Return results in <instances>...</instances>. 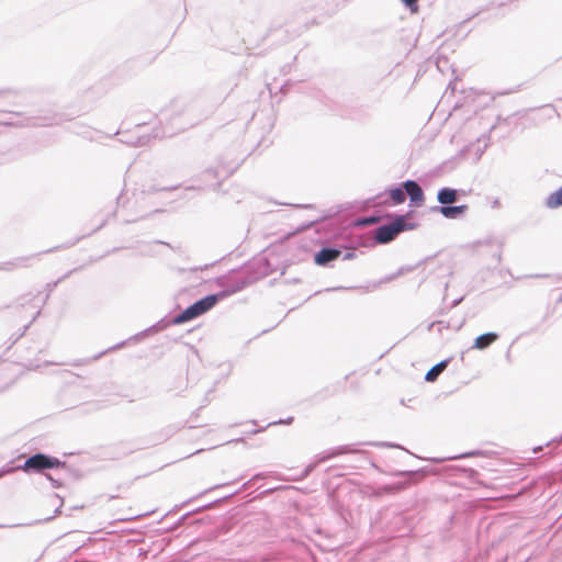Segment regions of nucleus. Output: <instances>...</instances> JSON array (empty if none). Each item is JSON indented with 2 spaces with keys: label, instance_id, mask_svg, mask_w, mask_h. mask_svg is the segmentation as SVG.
Masks as SVG:
<instances>
[{
  "label": "nucleus",
  "instance_id": "1",
  "mask_svg": "<svg viewBox=\"0 0 562 562\" xmlns=\"http://www.w3.org/2000/svg\"><path fill=\"white\" fill-rule=\"evenodd\" d=\"M217 300V295L212 294L196 301L195 303L187 307L182 313H180L175 318V323L182 324L206 313L216 304Z\"/></svg>",
  "mask_w": 562,
  "mask_h": 562
},
{
  "label": "nucleus",
  "instance_id": "2",
  "mask_svg": "<svg viewBox=\"0 0 562 562\" xmlns=\"http://www.w3.org/2000/svg\"><path fill=\"white\" fill-rule=\"evenodd\" d=\"M60 465H64V463L60 462L58 459L48 457L43 453H36L27 458L24 464L21 467V469L25 472H29L58 468Z\"/></svg>",
  "mask_w": 562,
  "mask_h": 562
},
{
  "label": "nucleus",
  "instance_id": "3",
  "mask_svg": "<svg viewBox=\"0 0 562 562\" xmlns=\"http://www.w3.org/2000/svg\"><path fill=\"white\" fill-rule=\"evenodd\" d=\"M404 229V217H398L393 223L378 227L375 229L374 238L379 244H386L393 240Z\"/></svg>",
  "mask_w": 562,
  "mask_h": 562
},
{
  "label": "nucleus",
  "instance_id": "4",
  "mask_svg": "<svg viewBox=\"0 0 562 562\" xmlns=\"http://www.w3.org/2000/svg\"><path fill=\"white\" fill-rule=\"evenodd\" d=\"M403 187L408 194L411 201L413 203L423 202L424 201V193L422 188L417 184V182L413 180H407L403 183Z\"/></svg>",
  "mask_w": 562,
  "mask_h": 562
},
{
  "label": "nucleus",
  "instance_id": "5",
  "mask_svg": "<svg viewBox=\"0 0 562 562\" xmlns=\"http://www.w3.org/2000/svg\"><path fill=\"white\" fill-rule=\"evenodd\" d=\"M339 256V250L334 248H324L315 255V263L318 266H325L328 262L337 259Z\"/></svg>",
  "mask_w": 562,
  "mask_h": 562
},
{
  "label": "nucleus",
  "instance_id": "6",
  "mask_svg": "<svg viewBox=\"0 0 562 562\" xmlns=\"http://www.w3.org/2000/svg\"><path fill=\"white\" fill-rule=\"evenodd\" d=\"M458 199V191L451 188H442L438 191L437 200L442 206L452 204Z\"/></svg>",
  "mask_w": 562,
  "mask_h": 562
},
{
  "label": "nucleus",
  "instance_id": "7",
  "mask_svg": "<svg viewBox=\"0 0 562 562\" xmlns=\"http://www.w3.org/2000/svg\"><path fill=\"white\" fill-rule=\"evenodd\" d=\"M498 338V335L495 333H486L483 335H480L475 338L473 348L483 350L487 348L491 344H493Z\"/></svg>",
  "mask_w": 562,
  "mask_h": 562
},
{
  "label": "nucleus",
  "instance_id": "8",
  "mask_svg": "<svg viewBox=\"0 0 562 562\" xmlns=\"http://www.w3.org/2000/svg\"><path fill=\"white\" fill-rule=\"evenodd\" d=\"M438 210L446 218H457L465 212L467 205H445L440 206Z\"/></svg>",
  "mask_w": 562,
  "mask_h": 562
},
{
  "label": "nucleus",
  "instance_id": "9",
  "mask_svg": "<svg viewBox=\"0 0 562 562\" xmlns=\"http://www.w3.org/2000/svg\"><path fill=\"white\" fill-rule=\"evenodd\" d=\"M447 367V361H441L437 364H435L427 373H426V381L432 382L435 381L438 375L445 370Z\"/></svg>",
  "mask_w": 562,
  "mask_h": 562
},
{
  "label": "nucleus",
  "instance_id": "10",
  "mask_svg": "<svg viewBox=\"0 0 562 562\" xmlns=\"http://www.w3.org/2000/svg\"><path fill=\"white\" fill-rule=\"evenodd\" d=\"M547 205L549 207H558L562 205V187L548 196Z\"/></svg>",
  "mask_w": 562,
  "mask_h": 562
},
{
  "label": "nucleus",
  "instance_id": "11",
  "mask_svg": "<svg viewBox=\"0 0 562 562\" xmlns=\"http://www.w3.org/2000/svg\"><path fill=\"white\" fill-rule=\"evenodd\" d=\"M391 199L396 203H403L405 201V193L401 188H395L390 191Z\"/></svg>",
  "mask_w": 562,
  "mask_h": 562
},
{
  "label": "nucleus",
  "instance_id": "12",
  "mask_svg": "<svg viewBox=\"0 0 562 562\" xmlns=\"http://www.w3.org/2000/svg\"><path fill=\"white\" fill-rule=\"evenodd\" d=\"M402 2H403L406 7L411 8V10H412V11H415V9H413V5H415V4H416L417 0H402Z\"/></svg>",
  "mask_w": 562,
  "mask_h": 562
},
{
  "label": "nucleus",
  "instance_id": "13",
  "mask_svg": "<svg viewBox=\"0 0 562 562\" xmlns=\"http://www.w3.org/2000/svg\"><path fill=\"white\" fill-rule=\"evenodd\" d=\"M408 271H411V268H408V267H403V268H401V269L397 271V273L395 274V277L402 276V274H404V273H406V272H408Z\"/></svg>",
  "mask_w": 562,
  "mask_h": 562
},
{
  "label": "nucleus",
  "instance_id": "14",
  "mask_svg": "<svg viewBox=\"0 0 562 562\" xmlns=\"http://www.w3.org/2000/svg\"><path fill=\"white\" fill-rule=\"evenodd\" d=\"M45 476L53 482L54 486H58L57 481H55L49 474H46Z\"/></svg>",
  "mask_w": 562,
  "mask_h": 562
}]
</instances>
